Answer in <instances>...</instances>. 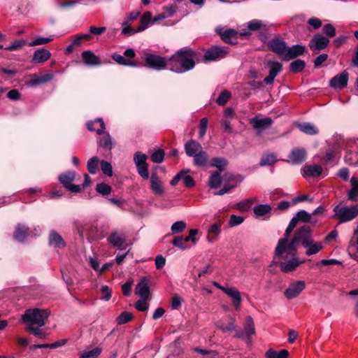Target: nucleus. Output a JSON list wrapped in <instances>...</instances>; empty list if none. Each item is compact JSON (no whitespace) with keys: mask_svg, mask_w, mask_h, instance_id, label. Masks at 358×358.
<instances>
[{"mask_svg":"<svg viewBox=\"0 0 358 358\" xmlns=\"http://www.w3.org/2000/svg\"><path fill=\"white\" fill-rule=\"evenodd\" d=\"M99 160L98 158H90L87 162V169L92 174L96 173L98 170Z\"/></svg>","mask_w":358,"mask_h":358,"instance_id":"50","label":"nucleus"},{"mask_svg":"<svg viewBox=\"0 0 358 358\" xmlns=\"http://www.w3.org/2000/svg\"><path fill=\"white\" fill-rule=\"evenodd\" d=\"M207 127H208V119L206 117H203L201 120L200 124H199V136L200 138H202L205 136V134L206 133Z\"/></svg>","mask_w":358,"mask_h":358,"instance_id":"59","label":"nucleus"},{"mask_svg":"<svg viewBox=\"0 0 358 358\" xmlns=\"http://www.w3.org/2000/svg\"><path fill=\"white\" fill-rule=\"evenodd\" d=\"M186 154L189 157H206L201 145L195 141H189L185 145Z\"/></svg>","mask_w":358,"mask_h":358,"instance_id":"14","label":"nucleus"},{"mask_svg":"<svg viewBox=\"0 0 358 358\" xmlns=\"http://www.w3.org/2000/svg\"><path fill=\"white\" fill-rule=\"evenodd\" d=\"M227 164V162L224 158H213L209 164V167L215 166L221 172L224 169Z\"/></svg>","mask_w":358,"mask_h":358,"instance_id":"44","label":"nucleus"},{"mask_svg":"<svg viewBox=\"0 0 358 358\" xmlns=\"http://www.w3.org/2000/svg\"><path fill=\"white\" fill-rule=\"evenodd\" d=\"M146 158H134V162L137 168V171L138 174L143 179H148L149 173H148V165L145 162Z\"/></svg>","mask_w":358,"mask_h":358,"instance_id":"26","label":"nucleus"},{"mask_svg":"<svg viewBox=\"0 0 358 358\" xmlns=\"http://www.w3.org/2000/svg\"><path fill=\"white\" fill-rule=\"evenodd\" d=\"M108 241L117 249H122L126 242V236L124 233H119L117 231L111 232L108 237Z\"/></svg>","mask_w":358,"mask_h":358,"instance_id":"20","label":"nucleus"},{"mask_svg":"<svg viewBox=\"0 0 358 358\" xmlns=\"http://www.w3.org/2000/svg\"><path fill=\"white\" fill-rule=\"evenodd\" d=\"M305 51L306 48L302 45L296 44L291 47L287 46L283 59L287 61L302 55Z\"/></svg>","mask_w":358,"mask_h":358,"instance_id":"18","label":"nucleus"},{"mask_svg":"<svg viewBox=\"0 0 358 358\" xmlns=\"http://www.w3.org/2000/svg\"><path fill=\"white\" fill-rule=\"evenodd\" d=\"M221 223H215L210 226L208 229V238L210 236H216L220 232Z\"/></svg>","mask_w":358,"mask_h":358,"instance_id":"61","label":"nucleus"},{"mask_svg":"<svg viewBox=\"0 0 358 358\" xmlns=\"http://www.w3.org/2000/svg\"><path fill=\"white\" fill-rule=\"evenodd\" d=\"M49 244L56 248H64L66 246V243L61 235L55 230L50 232Z\"/></svg>","mask_w":358,"mask_h":358,"instance_id":"25","label":"nucleus"},{"mask_svg":"<svg viewBox=\"0 0 358 358\" xmlns=\"http://www.w3.org/2000/svg\"><path fill=\"white\" fill-rule=\"evenodd\" d=\"M296 224H297L296 218H292L291 220V221L289 222L282 238H286L290 239L289 238L290 234H291L292 231H293V229H294V227L296 226Z\"/></svg>","mask_w":358,"mask_h":358,"instance_id":"58","label":"nucleus"},{"mask_svg":"<svg viewBox=\"0 0 358 358\" xmlns=\"http://www.w3.org/2000/svg\"><path fill=\"white\" fill-rule=\"evenodd\" d=\"M299 129L308 135H316L319 133L318 128L313 123L304 122L297 124Z\"/></svg>","mask_w":358,"mask_h":358,"instance_id":"30","label":"nucleus"},{"mask_svg":"<svg viewBox=\"0 0 358 358\" xmlns=\"http://www.w3.org/2000/svg\"><path fill=\"white\" fill-rule=\"evenodd\" d=\"M101 292L102 294L101 299L104 301L110 300L111 297V290L107 285L101 286Z\"/></svg>","mask_w":358,"mask_h":358,"instance_id":"63","label":"nucleus"},{"mask_svg":"<svg viewBox=\"0 0 358 358\" xmlns=\"http://www.w3.org/2000/svg\"><path fill=\"white\" fill-rule=\"evenodd\" d=\"M323 171V168L317 164H306L301 169V174L304 178H315L320 176Z\"/></svg>","mask_w":358,"mask_h":358,"instance_id":"17","label":"nucleus"},{"mask_svg":"<svg viewBox=\"0 0 358 358\" xmlns=\"http://www.w3.org/2000/svg\"><path fill=\"white\" fill-rule=\"evenodd\" d=\"M334 144L332 148H329L326 157H334L336 155H348V152L346 150V145L342 137L339 135L333 137Z\"/></svg>","mask_w":358,"mask_h":358,"instance_id":"9","label":"nucleus"},{"mask_svg":"<svg viewBox=\"0 0 358 358\" xmlns=\"http://www.w3.org/2000/svg\"><path fill=\"white\" fill-rule=\"evenodd\" d=\"M49 315L48 309H28L22 315V320L27 324V330L29 334L43 338L46 334L40 327L45 325Z\"/></svg>","mask_w":358,"mask_h":358,"instance_id":"2","label":"nucleus"},{"mask_svg":"<svg viewBox=\"0 0 358 358\" xmlns=\"http://www.w3.org/2000/svg\"><path fill=\"white\" fill-rule=\"evenodd\" d=\"M151 189L156 194H162L164 192L163 187L162 186L161 182L158 180L157 177L155 175H152L151 180Z\"/></svg>","mask_w":358,"mask_h":358,"instance_id":"40","label":"nucleus"},{"mask_svg":"<svg viewBox=\"0 0 358 358\" xmlns=\"http://www.w3.org/2000/svg\"><path fill=\"white\" fill-rule=\"evenodd\" d=\"M112 59L118 64L127 66H136V63L130 59H127L124 55L114 53L112 55Z\"/></svg>","mask_w":358,"mask_h":358,"instance_id":"34","label":"nucleus"},{"mask_svg":"<svg viewBox=\"0 0 358 358\" xmlns=\"http://www.w3.org/2000/svg\"><path fill=\"white\" fill-rule=\"evenodd\" d=\"M97 143L100 147L106 150H111L113 148L112 138L108 133L105 134L103 136L99 138Z\"/></svg>","mask_w":358,"mask_h":358,"instance_id":"37","label":"nucleus"},{"mask_svg":"<svg viewBox=\"0 0 358 358\" xmlns=\"http://www.w3.org/2000/svg\"><path fill=\"white\" fill-rule=\"evenodd\" d=\"M348 80V73L346 71H343L341 73L336 75L330 80L329 85L334 89L343 88L347 86Z\"/></svg>","mask_w":358,"mask_h":358,"instance_id":"19","label":"nucleus"},{"mask_svg":"<svg viewBox=\"0 0 358 358\" xmlns=\"http://www.w3.org/2000/svg\"><path fill=\"white\" fill-rule=\"evenodd\" d=\"M101 348H95L89 351H85L80 355V358H97L101 353Z\"/></svg>","mask_w":358,"mask_h":358,"instance_id":"43","label":"nucleus"},{"mask_svg":"<svg viewBox=\"0 0 358 358\" xmlns=\"http://www.w3.org/2000/svg\"><path fill=\"white\" fill-rule=\"evenodd\" d=\"M334 217L339 223L347 222L352 220L358 215V205L352 206L337 205L334 208Z\"/></svg>","mask_w":358,"mask_h":358,"instance_id":"4","label":"nucleus"},{"mask_svg":"<svg viewBox=\"0 0 358 358\" xmlns=\"http://www.w3.org/2000/svg\"><path fill=\"white\" fill-rule=\"evenodd\" d=\"M250 123L257 131V133L260 134L263 130L269 128L273 121L271 117L260 118L256 116L250 120Z\"/></svg>","mask_w":358,"mask_h":358,"instance_id":"15","label":"nucleus"},{"mask_svg":"<svg viewBox=\"0 0 358 358\" xmlns=\"http://www.w3.org/2000/svg\"><path fill=\"white\" fill-rule=\"evenodd\" d=\"M297 246L292 238H281L275 248V256L284 260L279 262L280 270L284 273L294 271L304 261H300L297 257Z\"/></svg>","mask_w":358,"mask_h":358,"instance_id":"1","label":"nucleus"},{"mask_svg":"<svg viewBox=\"0 0 358 358\" xmlns=\"http://www.w3.org/2000/svg\"><path fill=\"white\" fill-rule=\"evenodd\" d=\"M228 53V48L215 45L206 50L203 59L206 62L216 61L225 57Z\"/></svg>","mask_w":358,"mask_h":358,"instance_id":"7","label":"nucleus"},{"mask_svg":"<svg viewBox=\"0 0 358 358\" xmlns=\"http://www.w3.org/2000/svg\"><path fill=\"white\" fill-rule=\"evenodd\" d=\"M50 57L51 53L49 50L44 48H40L34 52L32 62L34 63H43L48 61Z\"/></svg>","mask_w":358,"mask_h":358,"instance_id":"28","label":"nucleus"},{"mask_svg":"<svg viewBox=\"0 0 358 358\" xmlns=\"http://www.w3.org/2000/svg\"><path fill=\"white\" fill-rule=\"evenodd\" d=\"M76 178V173L73 171H67L59 176V180L63 186L69 191L74 193L80 192L82 190L81 186L73 185L72 182Z\"/></svg>","mask_w":358,"mask_h":358,"instance_id":"10","label":"nucleus"},{"mask_svg":"<svg viewBox=\"0 0 358 358\" xmlns=\"http://www.w3.org/2000/svg\"><path fill=\"white\" fill-rule=\"evenodd\" d=\"M185 238L182 236H176L173 238L172 243L182 250H186L188 247L185 244Z\"/></svg>","mask_w":358,"mask_h":358,"instance_id":"55","label":"nucleus"},{"mask_svg":"<svg viewBox=\"0 0 358 358\" xmlns=\"http://www.w3.org/2000/svg\"><path fill=\"white\" fill-rule=\"evenodd\" d=\"M54 39L53 36L50 37H42V36H37L34 38L31 41H30L28 45L29 46H36V45H42L47 44L52 41Z\"/></svg>","mask_w":358,"mask_h":358,"instance_id":"42","label":"nucleus"},{"mask_svg":"<svg viewBox=\"0 0 358 358\" xmlns=\"http://www.w3.org/2000/svg\"><path fill=\"white\" fill-rule=\"evenodd\" d=\"M265 357L266 358H288L289 352L285 349L278 352L273 348H270L266 351Z\"/></svg>","mask_w":358,"mask_h":358,"instance_id":"36","label":"nucleus"},{"mask_svg":"<svg viewBox=\"0 0 358 358\" xmlns=\"http://www.w3.org/2000/svg\"><path fill=\"white\" fill-rule=\"evenodd\" d=\"M222 292L231 298L233 306L237 310H239L242 301L241 292L235 287H227L222 289Z\"/></svg>","mask_w":358,"mask_h":358,"instance_id":"22","label":"nucleus"},{"mask_svg":"<svg viewBox=\"0 0 358 358\" xmlns=\"http://www.w3.org/2000/svg\"><path fill=\"white\" fill-rule=\"evenodd\" d=\"M255 334V322L251 316H247L243 329H236L235 337L238 338L247 339L248 343L251 341V336Z\"/></svg>","mask_w":358,"mask_h":358,"instance_id":"8","label":"nucleus"},{"mask_svg":"<svg viewBox=\"0 0 358 358\" xmlns=\"http://www.w3.org/2000/svg\"><path fill=\"white\" fill-rule=\"evenodd\" d=\"M222 39L228 43H234V41L236 40L237 32L234 29H228L224 31L221 34Z\"/></svg>","mask_w":358,"mask_h":358,"instance_id":"39","label":"nucleus"},{"mask_svg":"<svg viewBox=\"0 0 358 358\" xmlns=\"http://www.w3.org/2000/svg\"><path fill=\"white\" fill-rule=\"evenodd\" d=\"M263 25L262 22L259 20H253L248 23V29L254 31L259 29Z\"/></svg>","mask_w":358,"mask_h":358,"instance_id":"62","label":"nucleus"},{"mask_svg":"<svg viewBox=\"0 0 358 358\" xmlns=\"http://www.w3.org/2000/svg\"><path fill=\"white\" fill-rule=\"evenodd\" d=\"M306 284L304 281H294L289 284V287L284 292L285 296L288 299H292L297 297L305 289Z\"/></svg>","mask_w":358,"mask_h":358,"instance_id":"11","label":"nucleus"},{"mask_svg":"<svg viewBox=\"0 0 358 358\" xmlns=\"http://www.w3.org/2000/svg\"><path fill=\"white\" fill-rule=\"evenodd\" d=\"M186 228V223L183 221H177L171 226L173 234H178Z\"/></svg>","mask_w":358,"mask_h":358,"instance_id":"53","label":"nucleus"},{"mask_svg":"<svg viewBox=\"0 0 358 358\" xmlns=\"http://www.w3.org/2000/svg\"><path fill=\"white\" fill-rule=\"evenodd\" d=\"M96 190L99 194L105 196L110 194L112 188L108 185L101 182L96 185Z\"/></svg>","mask_w":358,"mask_h":358,"instance_id":"49","label":"nucleus"},{"mask_svg":"<svg viewBox=\"0 0 358 358\" xmlns=\"http://www.w3.org/2000/svg\"><path fill=\"white\" fill-rule=\"evenodd\" d=\"M302 247L306 250V255L307 256L315 255L322 250L324 248L322 242L315 241L314 238L308 241Z\"/></svg>","mask_w":358,"mask_h":358,"instance_id":"23","label":"nucleus"},{"mask_svg":"<svg viewBox=\"0 0 358 358\" xmlns=\"http://www.w3.org/2000/svg\"><path fill=\"white\" fill-rule=\"evenodd\" d=\"M150 284L149 278L146 277L142 278L135 288L136 294L141 298L149 299L150 296Z\"/></svg>","mask_w":358,"mask_h":358,"instance_id":"16","label":"nucleus"},{"mask_svg":"<svg viewBox=\"0 0 358 358\" xmlns=\"http://www.w3.org/2000/svg\"><path fill=\"white\" fill-rule=\"evenodd\" d=\"M194 350L203 356L210 357V358H215L217 356V352L215 350H207L204 349H201L199 348H194Z\"/></svg>","mask_w":358,"mask_h":358,"instance_id":"56","label":"nucleus"},{"mask_svg":"<svg viewBox=\"0 0 358 358\" xmlns=\"http://www.w3.org/2000/svg\"><path fill=\"white\" fill-rule=\"evenodd\" d=\"M223 181L227 185H236L241 183L243 180V177L241 175H234L231 173H226L222 176Z\"/></svg>","mask_w":358,"mask_h":358,"instance_id":"32","label":"nucleus"},{"mask_svg":"<svg viewBox=\"0 0 358 358\" xmlns=\"http://www.w3.org/2000/svg\"><path fill=\"white\" fill-rule=\"evenodd\" d=\"M230 93L227 91H223L218 96L216 102L220 106H224L229 100L230 97Z\"/></svg>","mask_w":358,"mask_h":358,"instance_id":"57","label":"nucleus"},{"mask_svg":"<svg viewBox=\"0 0 358 358\" xmlns=\"http://www.w3.org/2000/svg\"><path fill=\"white\" fill-rule=\"evenodd\" d=\"M292 238L296 246H303L313 238V230L310 226L303 225L294 231Z\"/></svg>","mask_w":358,"mask_h":358,"instance_id":"6","label":"nucleus"},{"mask_svg":"<svg viewBox=\"0 0 358 358\" xmlns=\"http://www.w3.org/2000/svg\"><path fill=\"white\" fill-rule=\"evenodd\" d=\"M152 20V13L149 11L145 12L141 17L140 26L137 28V31H143L150 25Z\"/></svg>","mask_w":358,"mask_h":358,"instance_id":"35","label":"nucleus"},{"mask_svg":"<svg viewBox=\"0 0 358 358\" xmlns=\"http://www.w3.org/2000/svg\"><path fill=\"white\" fill-rule=\"evenodd\" d=\"M28 231L29 229L27 227L19 224L16 227L13 237L17 241H23L28 236Z\"/></svg>","mask_w":358,"mask_h":358,"instance_id":"33","label":"nucleus"},{"mask_svg":"<svg viewBox=\"0 0 358 358\" xmlns=\"http://www.w3.org/2000/svg\"><path fill=\"white\" fill-rule=\"evenodd\" d=\"M351 189L348 192V199L352 201L358 200V180L356 177L350 179Z\"/></svg>","mask_w":358,"mask_h":358,"instance_id":"31","label":"nucleus"},{"mask_svg":"<svg viewBox=\"0 0 358 358\" xmlns=\"http://www.w3.org/2000/svg\"><path fill=\"white\" fill-rule=\"evenodd\" d=\"M144 59L147 66L152 69L160 71L166 66L169 68V57L165 58L150 52L144 55Z\"/></svg>","mask_w":358,"mask_h":358,"instance_id":"5","label":"nucleus"},{"mask_svg":"<svg viewBox=\"0 0 358 358\" xmlns=\"http://www.w3.org/2000/svg\"><path fill=\"white\" fill-rule=\"evenodd\" d=\"M268 66L270 68L269 74L275 78L282 71V64L278 62H270Z\"/></svg>","mask_w":358,"mask_h":358,"instance_id":"46","label":"nucleus"},{"mask_svg":"<svg viewBox=\"0 0 358 358\" xmlns=\"http://www.w3.org/2000/svg\"><path fill=\"white\" fill-rule=\"evenodd\" d=\"M53 75L50 73L44 74L42 76L32 75L28 85L30 87H36L41 84L45 83L53 79Z\"/></svg>","mask_w":358,"mask_h":358,"instance_id":"27","label":"nucleus"},{"mask_svg":"<svg viewBox=\"0 0 358 358\" xmlns=\"http://www.w3.org/2000/svg\"><path fill=\"white\" fill-rule=\"evenodd\" d=\"M222 181L223 179L221 178L220 173L216 171L210 176L208 181V185L210 188L217 189L220 186Z\"/></svg>","mask_w":358,"mask_h":358,"instance_id":"38","label":"nucleus"},{"mask_svg":"<svg viewBox=\"0 0 358 358\" xmlns=\"http://www.w3.org/2000/svg\"><path fill=\"white\" fill-rule=\"evenodd\" d=\"M271 208L268 204H259L254 208V213L257 217H262L271 213Z\"/></svg>","mask_w":358,"mask_h":358,"instance_id":"41","label":"nucleus"},{"mask_svg":"<svg viewBox=\"0 0 358 358\" xmlns=\"http://www.w3.org/2000/svg\"><path fill=\"white\" fill-rule=\"evenodd\" d=\"M244 221V218L241 216H237L236 215H231L229 220V225L234 227L241 224Z\"/></svg>","mask_w":358,"mask_h":358,"instance_id":"64","label":"nucleus"},{"mask_svg":"<svg viewBox=\"0 0 358 358\" xmlns=\"http://www.w3.org/2000/svg\"><path fill=\"white\" fill-rule=\"evenodd\" d=\"M100 164L102 172L107 176H112L113 168L110 163L103 160L101 162Z\"/></svg>","mask_w":358,"mask_h":358,"instance_id":"54","label":"nucleus"},{"mask_svg":"<svg viewBox=\"0 0 358 358\" xmlns=\"http://www.w3.org/2000/svg\"><path fill=\"white\" fill-rule=\"evenodd\" d=\"M306 64L303 60L296 59L290 64V70L294 73H298L303 71L305 68Z\"/></svg>","mask_w":358,"mask_h":358,"instance_id":"45","label":"nucleus"},{"mask_svg":"<svg viewBox=\"0 0 358 358\" xmlns=\"http://www.w3.org/2000/svg\"><path fill=\"white\" fill-rule=\"evenodd\" d=\"M132 319V314L129 312H122L117 317V322L118 324H124L129 322Z\"/></svg>","mask_w":358,"mask_h":358,"instance_id":"51","label":"nucleus"},{"mask_svg":"<svg viewBox=\"0 0 358 358\" xmlns=\"http://www.w3.org/2000/svg\"><path fill=\"white\" fill-rule=\"evenodd\" d=\"M26 44L24 40H15L10 45L5 47L4 49L8 51H15L21 49Z\"/></svg>","mask_w":358,"mask_h":358,"instance_id":"48","label":"nucleus"},{"mask_svg":"<svg viewBox=\"0 0 358 358\" xmlns=\"http://www.w3.org/2000/svg\"><path fill=\"white\" fill-rule=\"evenodd\" d=\"M189 170L182 171L177 173L170 181V185L175 186L180 180H182L184 185L187 187H192L195 182L193 178L187 174Z\"/></svg>","mask_w":358,"mask_h":358,"instance_id":"13","label":"nucleus"},{"mask_svg":"<svg viewBox=\"0 0 358 358\" xmlns=\"http://www.w3.org/2000/svg\"><path fill=\"white\" fill-rule=\"evenodd\" d=\"M329 43V40L320 34H316L309 43L310 48L315 53L325 49Z\"/></svg>","mask_w":358,"mask_h":358,"instance_id":"12","label":"nucleus"},{"mask_svg":"<svg viewBox=\"0 0 358 358\" xmlns=\"http://www.w3.org/2000/svg\"><path fill=\"white\" fill-rule=\"evenodd\" d=\"M194 52L189 48H182L169 57V69L177 73H182L192 69L195 66Z\"/></svg>","mask_w":358,"mask_h":358,"instance_id":"3","label":"nucleus"},{"mask_svg":"<svg viewBox=\"0 0 358 358\" xmlns=\"http://www.w3.org/2000/svg\"><path fill=\"white\" fill-rule=\"evenodd\" d=\"M293 218H296V222L301 221L303 222H310L311 215L304 210H299Z\"/></svg>","mask_w":358,"mask_h":358,"instance_id":"47","label":"nucleus"},{"mask_svg":"<svg viewBox=\"0 0 358 358\" xmlns=\"http://www.w3.org/2000/svg\"><path fill=\"white\" fill-rule=\"evenodd\" d=\"M268 46L271 51L274 52L283 59L287 48L285 41L279 39H273L268 42Z\"/></svg>","mask_w":358,"mask_h":358,"instance_id":"21","label":"nucleus"},{"mask_svg":"<svg viewBox=\"0 0 358 358\" xmlns=\"http://www.w3.org/2000/svg\"><path fill=\"white\" fill-rule=\"evenodd\" d=\"M254 201V199H249L245 201H242L236 204V207L241 211H246L251 207Z\"/></svg>","mask_w":358,"mask_h":358,"instance_id":"52","label":"nucleus"},{"mask_svg":"<svg viewBox=\"0 0 358 358\" xmlns=\"http://www.w3.org/2000/svg\"><path fill=\"white\" fill-rule=\"evenodd\" d=\"M82 59L87 66H94L101 64L100 59L90 50L84 51L82 53Z\"/></svg>","mask_w":358,"mask_h":358,"instance_id":"24","label":"nucleus"},{"mask_svg":"<svg viewBox=\"0 0 358 358\" xmlns=\"http://www.w3.org/2000/svg\"><path fill=\"white\" fill-rule=\"evenodd\" d=\"M87 126L90 131H96L99 135L101 134L106 129L105 124L101 118H97L94 121L88 122Z\"/></svg>","mask_w":358,"mask_h":358,"instance_id":"29","label":"nucleus"},{"mask_svg":"<svg viewBox=\"0 0 358 358\" xmlns=\"http://www.w3.org/2000/svg\"><path fill=\"white\" fill-rule=\"evenodd\" d=\"M148 299L141 298L135 303V308L139 311H146L148 309V304L146 302Z\"/></svg>","mask_w":358,"mask_h":358,"instance_id":"60","label":"nucleus"}]
</instances>
